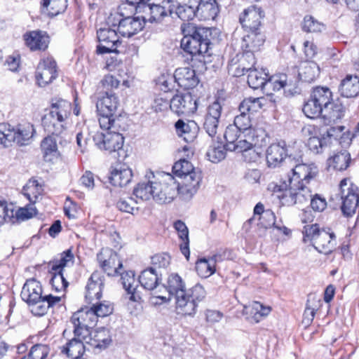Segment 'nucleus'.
<instances>
[{"instance_id": "8", "label": "nucleus", "mask_w": 359, "mask_h": 359, "mask_svg": "<svg viewBox=\"0 0 359 359\" xmlns=\"http://www.w3.org/2000/svg\"><path fill=\"white\" fill-rule=\"evenodd\" d=\"M290 164L293 167L291 169V174L288 175V183L308 185L311 180L316 177L318 173V167L314 163H302V154L300 150L292 158Z\"/></svg>"}, {"instance_id": "18", "label": "nucleus", "mask_w": 359, "mask_h": 359, "mask_svg": "<svg viewBox=\"0 0 359 359\" xmlns=\"http://www.w3.org/2000/svg\"><path fill=\"white\" fill-rule=\"evenodd\" d=\"M182 182L178 184V194L184 200H189L197 192L202 180L199 170L191 172L182 177Z\"/></svg>"}, {"instance_id": "34", "label": "nucleus", "mask_w": 359, "mask_h": 359, "mask_svg": "<svg viewBox=\"0 0 359 359\" xmlns=\"http://www.w3.org/2000/svg\"><path fill=\"white\" fill-rule=\"evenodd\" d=\"M119 102L118 97L114 93H109L106 91L97 102L96 107L98 114H114L116 112Z\"/></svg>"}, {"instance_id": "49", "label": "nucleus", "mask_w": 359, "mask_h": 359, "mask_svg": "<svg viewBox=\"0 0 359 359\" xmlns=\"http://www.w3.org/2000/svg\"><path fill=\"white\" fill-rule=\"evenodd\" d=\"M43 192L42 186L36 180H30L23 187L22 194L32 204L35 203Z\"/></svg>"}, {"instance_id": "14", "label": "nucleus", "mask_w": 359, "mask_h": 359, "mask_svg": "<svg viewBox=\"0 0 359 359\" xmlns=\"http://www.w3.org/2000/svg\"><path fill=\"white\" fill-rule=\"evenodd\" d=\"M161 287L168 293V295L160 294L158 292H155L156 295L151 298V302L154 305L168 302L171 296L177 297L187 290L185 282L177 273L170 274L168 278L166 286L163 285Z\"/></svg>"}, {"instance_id": "32", "label": "nucleus", "mask_w": 359, "mask_h": 359, "mask_svg": "<svg viewBox=\"0 0 359 359\" xmlns=\"http://www.w3.org/2000/svg\"><path fill=\"white\" fill-rule=\"evenodd\" d=\"M133 177L132 170L126 165L118 164L111 171L110 183L115 187L126 186Z\"/></svg>"}, {"instance_id": "60", "label": "nucleus", "mask_w": 359, "mask_h": 359, "mask_svg": "<svg viewBox=\"0 0 359 359\" xmlns=\"http://www.w3.org/2000/svg\"><path fill=\"white\" fill-rule=\"evenodd\" d=\"M324 25L311 15L304 17L302 23V29L306 32H321Z\"/></svg>"}, {"instance_id": "22", "label": "nucleus", "mask_w": 359, "mask_h": 359, "mask_svg": "<svg viewBox=\"0 0 359 359\" xmlns=\"http://www.w3.org/2000/svg\"><path fill=\"white\" fill-rule=\"evenodd\" d=\"M22 39L25 46L32 51H44L50 43L47 32L40 29L26 32L22 35Z\"/></svg>"}, {"instance_id": "19", "label": "nucleus", "mask_w": 359, "mask_h": 359, "mask_svg": "<svg viewBox=\"0 0 359 359\" xmlns=\"http://www.w3.org/2000/svg\"><path fill=\"white\" fill-rule=\"evenodd\" d=\"M222 106L219 100L209 105L204 118L203 128L212 138L216 137L222 115Z\"/></svg>"}, {"instance_id": "47", "label": "nucleus", "mask_w": 359, "mask_h": 359, "mask_svg": "<svg viewBox=\"0 0 359 359\" xmlns=\"http://www.w3.org/2000/svg\"><path fill=\"white\" fill-rule=\"evenodd\" d=\"M350 162L351 155L346 150L335 154L327 161L329 168L339 171L346 170L349 166Z\"/></svg>"}, {"instance_id": "50", "label": "nucleus", "mask_w": 359, "mask_h": 359, "mask_svg": "<svg viewBox=\"0 0 359 359\" xmlns=\"http://www.w3.org/2000/svg\"><path fill=\"white\" fill-rule=\"evenodd\" d=\"M149 14L147 17H144L143 21H148L151 23H159L167 16L168 5L162 6L154 4L149 6Z\"/></svg>"}, {"instance_id": "63", "label": "nucleus", "mask_w": 359, "mask_h": 359, "mask_svg": "<svg viewBox=\"0 0 359 359\" xmlns=\"http://www.w3.org/2000/svg\"><path fill=\"white\" fill-rule=\"evenodd\" d=\"M259 225L264 229L276 227V215L271 210H266L263 215L259 217Z\"/></svg>"}, {"instance_id": "28", "label": "nucleus", "mask_w": 359, "mask_h": 359, "mask_svg": "<svg viewBox=\"0 0 359 359\" xmlns=\"http://www.w3.org/2000/svg\"><path fill=\"white\" fill-rule=\"evenodd\" d=\"M121 275V283L127 294L130 295L129 299L132 302H138L141 299V295L138 290L139 280L135 278L134 272L126 271Z\"/></svg>"}, {"instance_id": "23", "label": "nucleus", "mask_w": 359, "mask_h": 359, "mask_svg": "<svg viewBox=\"0 0 359 359\" xmlns=\"http://www.w3.org/2000/svg\"><path fill=\"white\" fill-rule=\"evenodd\" d=\"M35 76L40 86L51 83L57 76L55 61L52 57L43 59L38 65Z\"/></svg>"}, {"instance_id": "4", "label": "nucleus", "mask_w": 359, "mask_h": 359, "mask_svg": "<svg viewBox=\"0 0 359 359\" xmlns=\"http://www.w3.org/2000/svg\"><path fill=\"white\" fill-rule=\"evenodd\" d=\"M304 241H311L314 248L320 253L327 255L332 252L336 245L334 233L325 229H320L317 224L306 225L303 229Z\"/></svg>"}, {"instance_id": "52", "label": "nucleus", "mask_w": 359, "mask_h": 359, "mask_svg": "<svg viewBox=\"0 0 359 359\" xmlns=\"http://www.w3.org/2000/svg\"><path fill=\"white\" fill-rule=\"evenodd\" d=\"M42 7L49 15L55 16L65 11L67 0H43Z\"/></svg>"}, {"instance_id": "61", "label": "nucleus", "mask_w": 359, "mask_h": 359, "mask_svg": "<svg viewBox=\"0 0 359 359\" xmlns=\"http://www.w3.org/2000/svg\"><path fill=\"white\" fill-rule=\"evenodd\" d=\"M91 309L95 313L97 320L99 317L103 318L110 315L114 310L113 305L107 302L96 303L91 306Z\"/></svg>"}, {"instance_id": "58", "label": "nucleus", "mask_w": 359, "mask_h": 359, "mask_svg": "<svg viewBox=\"0 0 359 359\" xmlns=\"http://www.w3.org/2000/svg\"><path fill=\"white\" fill-rule=\"evenodd\" d=\"M50 273H52V277L50 279V284L52 287L56 291H61L65 290L69 283L65 278L64 272L62 271H52L50 270Z\"/></svg>"}, {"instance_id": "39", "label": "nucleus", "mask_w": 359, "mask_h": 359, "mask_svg": "<svg viewBox=\"0 0 359 359\" xmlns=\"http://www.w3.org/2000/svg\"><path fill=\"white\" fill-rule=\"evenodd\" d=\"M245 313L248 318L255 323H259L263 318L266 317L271 311V308L264 306L259 302H253L248 306L244 307Z\"/></svg>"}, {"instance_id": "53", "label": "nucleus", "mask_w": 359, "mask_h": 359, "mask_svg": "<svg viewBox=\"0 0 359 359\" xmlns=\"http://www.w3.org/2000/svg\"><path fill=\"white\" fill-rule=\"evenodd\" d=\"M74 259V255L69 249L60 255V259H55L51 262V271L64 272V268L72 265Z\"/></svg>"}, {"instance_id": "12", "label": "nucleus", "mask_w": 359, "mask_h": 359, "mask_svg": "<svg viewBox=\"0 0 359 359\" xmlns=\"http://www.w3.org/2000/svg\"><path fill=\"white\" fill-rule=\"evenodd\" d=\"M339 190L342 200V212L348 217H352L355 214L359 203V196L357 194L358 188L346 179H344L340 182Z\"/></svg>"}, {"instance_id": "16", "label": "nucleus", "mask_w": 359, "mask_h": 359, "mask_svg": "<svg viewBox=\"0 0 359 359\" xmlns=\"http://www.w3.org/2000/svg\"><path fill=\"white\" fill-rule=\"evenodd\" d=\"M97 261L108 276H116L122 269V262L118 254L110 248H102L97 255Z\"/></svg>"}, {"instance_id": "37", "label": "nucleus", "mask_w": 359, "mask_h": 359, "mask_svg": "<svg viewBox=\"0 0 359 359\" xmlns=\"http://www.w3.org/2000/svg\"><path fill=\"white\" fill-rule=\"evenodd\" d=\"M86 337H81L86 344L95 348H104L111 341L109 337L108 331L105 329H100L95 331H89V334Z\"/></svg>"}, {"instance_id": "46", "label": "nucleus", "mask_w": 359, "mask_h": 359, "mask_svg": "<svg viewBox=\"0 0 359 359\" xmlns=\"http://www.w3.org/2000/svg\"><path fill=\"white\" fill-rule=\"evenodd\" d=\"M310 97L323 109L328 108L332 100V93L327 87H316L313 89Z\"/></svg>"}, {"instance_id": "36", "label": "nucleus", "mask_w": 359, "mask_h": 359, "mask_svg": "<svg viewBox=\"0 0 359 359\" xmlns=\"http://www.w3.org/2000/svg\"><path fill=\"white\" fill-rule=\"evenodd\" d=\"M196 17L203 20H214L218 13L215 0H200L196 5Z\"/></svg>"}, {"instance_id": "13", "label": "nucleus", "mask_w": 359, "mask_h": 359, "mask_svg": "<svg viewBox=\"0 0 359 359\" xmlns=\"http://www.w3.org/2000/svg\"><path fill=\"white\" fill-rule=\"evenodd\" d=\"M124 128L105 131L104 133H96L93 136L95 145L102 150L111 153L122 149L124 137L121 133Z\"/></svg>"}, {"instance_id": "7", "label": "nucleus", "mask_w": 359, "mask_h": 359, "mask_svg": "<svg viewBox=\"0 0 359 359\" xmlns=\"http://www.w3.org/2000/svg\"><path fill=\"white\" fill-rule=\"evenodd\" d=\"M156 189L154 195V200L158 203H166L171 202L178 194V184L174 177L169 173L158 174L154 175L150 172Z\"/></svg>"}, {"instance_id": "48", "label": "nucleus", "mask_w": 359, "mask_h": 359, "mask_svg": "<svg viewBox=\"0 0 359 359\" xmlns=\"http://www.w3.org/2000/svg\"><path fill=\"white\" fill-rule=\"evenodd\" d=\"M344 114L343 105L338 102H331L328 108L324 109L323 119L325 125H330L341 119Z\"/></svg>"}, {"instance_id": "25", "label": "nucleus", "mask_w": 359, "mask_h": 359, "mask_svg": "<svg viewBox=\"0 0 359 359\" xmlns=\"http://www.w3.org/2000/svg\"><path fill=\"white\" fill-rule=\"evenodd\" d=\"M189 4H181L177 0L168 6L170 15L175 13L183 21H189L196 17V4L197 1L190 0Z\"/></svg>"}, {"instance_id": "56", "label": "nucleus", "mask_w": 359, "mask_h": 359, "mask_svg": "<svg viewBox=\"0 0 359 359\" xmlns=\"http://www.w3.org/2000/svg\"><path fill=\"white\" fill-rule=\"evenodd\" d=\"M302 110L304 114L310 118H315L320 115L323 116L324 111L323 108L317 104L311 97L304 104Z\"/></svg>"}, {"instance_id": "64", "label": "nucleus", "mask_w": 359, "mask_h": 359, "mask_svg": "<svg viewBox=\"0 0 359 359\" xmlns=\"http://www.w3.org/2000/svg\"><path fill=\"white\" fill-rule=\"evenodd\" d=\"M29 354L31 359H45L49 354V348L46 345L36 344L31 348Z\"/></svg>"}, {"instance_id": "1", "label": "nucleus", "mask_w": 359, "mask_h": 359, "mask_svg": "<svg viewBox=\"0 0 359 359\" xmlns=\"http://www.w3.org/2000/svg\"><path fill=\"white\" fill-rule=\"evenodd\" d=\"M184 37L181 40L182 48L196 60L203 62L205 55H210V30L192 24L187 25L182 29Z\"/></svg>"}, {"instance_id": "15", "label": "nucleus", "mask_w": 359, "mask_h": 359, "mask_svg": "<svg viewBox=\"0 0 359 359\" xmlns=\"http://www.w3.org/2000/svg\"><path fill=\"white\" fill-rule=\"evenodd\" d=\"M97 37L99 44L97 46L98 54H105L116 51L121 43L119 37L115 29L111 28H100L97 31Z\"/></svg>"}, {"instance_id": "42", "label": "nucleus", "mask_w": 359, "mask_h": 359, "mask_svg": "<svg viewBox=\"0 0 359 359\" xmlns=\"http://www.w3.org/2000/svg\"><path fill=\"white\" fill-rule=\"evenodd\" d=\"M173 226L177 232L179 238L182 241L180 245L181 252L189 260L190 256L189 229L185 223L182 220L175 222Z\"/></svg>"}, {"instance_id": "35", "label": "nucleus", "mask_w": 359, "mask_h": 359, "mask_svg": "<svg viewBox=\"0 0 359 359\" xmlns=\"http://www.w3.org/2000/svg\"><path fill=\"white\" fill-rule=\"evenodd\" d=\"M49 132L52 135L46 137L41 143L43 158L46 161H52L54 158H57L60 154L57 144L60 133H53L52 131Z\"/></svg>"}, {"instance_id": "41", "label": "nucleus", "mask_w": 359, "mask_h": 359, "mask_svg": "<svg viewBox=\"0 0 359 359\" xmlns=\"http://www.w3.org/2000/svg\"><path fill=\"white\" fill-rule=\"evenodd\" d=\"M147 181L140 182L133 190L134 195L142 200L147 201L151 198L154 199L155 191L154 179L152 178L150 173L146 175Z\"/></svg>"}, {"instance_id": "54", "label": "nucleus", "mask_w": 359, "mask_h": 359, "mask_svg": "<svg viewBox=\"0 0 359 359\" xmlns=\"http://www.w3.org/2000/svg\"><path fill=\"white\" fill-rule=\"evenodd\" d=\"M61 300L60 297H55L51 294L43 297L39 306H35L33 309V314L35 316H43L46 313L50 307L59 303Z\"/></svg>"}, {"instance_id": "44", "label": "nucleus", "mask_w": 359, "mask_h": 359, "mask_svg": "<svg viewBox=\"0 0 359 359\" xmlns=\"http://www.w3.org/2000/svg\"><path fill=\"white\" fill-rule=\"evenodd\" d=\"M161 278L158 277V271L154 267L148 268L139 276V283L146 290H152L158 285Z\"/></svg>"}, {"instance_id": "43", "label": "nucleus", "mask_w": 359, "mask_h": 359, "mask_svg": "<svg viewBox=\"0 0 359 359\" xmlns=\"http://www.w3.org/2000/svg\"><path fill=\"white\" fill-rule=\"evenodd\" d=\"M212 143L207 151V157L212 163H218L226 156V145L223 144L219 137L212 138Z\"/></svg>"}, {"instance_id": "17", "label": "nucleus", "mask_w": 359, "mask_h": 359, "mask_svg": "<svg viewBox=\"0 0 359 359\" xmlns=\"http://www.w3.org/2000/svg\"><path fill=\"white\" fill-rule=\"evenodd\" d=\"M295 154L287 148L285 142L281 141L271 144L268 147L266 161L270 167H276L285 159L290 163Z\"/></svg>"}, {"instance_id": "6", "label": "nucleus", "mask_w": 359, "mask_h": 359, "mask_svg": "<svg viewBox=\"0 0 359 359\" xmlns=\"http://www.w3.org/2000/svg\"><path fill=\"white\" fill-rule=\"evenodd\" d=\"M205 295L204 287L200 284H196L175 297L176 309L179 313L194 316L199 303L203 301Z\"/></svg>"}, {"instance_id": "51", "label": "nucleus", "mask_w": 359, "mask_h": 359, "mask_svg": "<svg viewBox=\"0 0 359 359\" xmlns=\"http://www.w3.org/2000/svg\"><path fill=\"white\" fill-rule=\"evenodd\" d=\"M255 52L244 51L242 56L241 64L236 67L235 72L236 76L243 75L245 72H250L251 69H255L254 65L256 63L254 55Z\"/></svg>"}, {"instance_id": "57", "label": "nucleus", "mask_w": 359, "mask_h": 359, "mask_svg": "<svg viewBox=\"0 0 359 359\" xmlns=\"http://www.w3.org/2000/svg\"><path fill=\"white\" fill-rule=\"evenodd\" d=\"M307 146L313 154H320L327 146L326 139L324 137H320L317 135L311 136L308 139Z\"/></svg>"}, {"instance_id": "11", "label": "nucleus", "mask_w": 359, "mask_h": 359, "mask_svg": "<svg viewBox=\"0 0 359 359\" xmlns=\"http://www.w3.org/2000/svg\"><path fill=\"white\" fill-rule=\"evenodd\" d=\"M71 323L74 326V334L78 337H83L89 334V331L97 323L96 316L91 307L81 308L73 313Z\"/></svg>"}, {"instance_id": "20", "label": "nucleus", "mask_w": 359, "mask_h": 359, "mask_svg": "<svg viewBox=\"0 0 359 359\" xmlns=\"http://www.w3.org/2000/svg\"><path fill=\"white\" fill-rule=\"evenodd\" d=\"M170 108L178 115L190 114L196 111L197 102L190 93L178 94L170 100Z\"/></svg>"}, {"instance_id": "10", "label": "nucleus", "mask_w": 359, "mask_h": 359, "mask_svg": "<svg viewBox=\"0 0 359 359\" xmlns=\"http://www.w3.org/2000/svg\"><path fill=\"white\" fill-rule=\"evenodd\" d=\"M264 101V98L263 97L244 99L238 107L240 114L235 117L233 125L243 132L250 129L251 127L250 114L262 109Z\"/></svg>"}, {"instance_id": "3", "label": "nucleus", "mask_w": 359, "mask_h": 359, "mask_svg": "<svg viewBox=\"0 0 359 359\" xmlns=\"http://www.w3.org/2000/svg\"><path fill=\"white\" fill-rule=\"evenodd\" d=\"M248 72V83L253 89L262 88L267 86L274 91H278L285 88L294 87L296 85V79L285 74L274 75L267 80L268 74L262 69L259 71L253 69Z\"/></svg>"}, {"instance_id": "59", "label": "nucleus", "mask_w": 359, "mask_h": 359, "mask_svg": "<svg viewBox=\"0 0 359 359\" xmlns=\"http://www.w3.org/2000/svg\"><path fill=\"white\" fill-rule=\"evenodd\" d=\"M172 170L177 176L182 178L185 175L195 171L197 169L194 168L189 161L183 159L176 162L172 167Z\"/></svg>"}, {"instance_id": "33", "label": "nucleus", "mask_w": 359, "mask_h": 359, "mask_svg": "<svg viewBox=\"0 0 359 359\" xmlns=\"http://www.w3.org/2000/svg\"><path fill=\"white\" fill-rule=\"evenodd\" d=\"M265 41L264 35L258 30H248L243 38L241 48L243 51L257 52Z\"/></svg>"}, {"instance_id": "5", "label": "nucleus", "mask_w": 359, "mask_h": 359, "mask_svg": "<svg viewBox=\"0 0 359 359\" xmlns=\"http://www.w3.org/2000/svg\"><path fill=\"white\" fill-rule=\"evenodd\" d=\"M34 132L30 123L19 124L16 129L8 123H0V145L8 147L13 142L20 146L28 144Z\"/></svg>"}, {"instance_id": "24", "label": "nucleus", "mask_w": 359, "mask_h": 359, "mask_svg": "<svg viewBox=\"0 0 359 359\" xmlns=\"http://www.w3.org/2000/svg\"><path fill=\"white\" fill-rule=\"evenodd\" d=\"M264 15L260 8L252 6L245 9L240 17V22L248 30H258L261 25V20Z\"/></svg>"}, {"instance_id": "26", "label": "nucleus", "mask_w": 359, "mask_h": 359, "mask_svg": "<svg viewBox=\"0 0 359 359\" xmlns=\"http://www.w3.org/2000/svg\"><path fill=\"white\" fill-rule=\"evenodd\" d=\"M174 79L179 86L184 89L196 87L199 83L195 71L189 67H180L175 70Z\"/></svg>"}, {"instance_id": "31", "label": "nucleus", "mask_w": 359, "mask_h": 359, "mask_svg": "<svg viewBox=\"0 0 359 359\" xmlns=\"http://www.w3.org/2000/svg\"><path fill=\"white\" fill-rule=\"evenodd\" d=\"M104 280L99 272H94L90 276L86 285V298L92 301L102 297Z\"/></svg>"}, {"instance_id": "2", "label": "nucleus", "mask_w": 359, "mask_h": 359, "mask_svg": "<svg viewBox=\"0 0 359 359\" xmlns=\"http://www.w3.org/2000/svg\"><path fill=\"white\" fill-rule=\"evenodd\" d=\"M72 109L70 102L63 99H53L48 112L42 118L43 126L53 133H61Z\"/></svg>"}, {"instance_id": "30", "label": "nucleus", "mask_w": 359, "mask_h": 359, "mask_svg": "<svg viewBox=\"0 0 359 359\" xmlns=\"http://www.w3.org/2000/svg\"><path fill=\"white\" fill-rule=\"evenodd\" d=\"M220 260L218 255L198 259L196 262V270L198 275L203 278L210 277L215 273L216 264Z\"/></svg>"}, {"instance_id": "40", "label": "nucleus", "mask_w": 359, "mask_h": 359, "mask_svg": "<svg viewBox=\"0 0 359 359\" xmlns=\"http://www.w3.org/2000/svg\"><path fill=\"white\" fill-rule=\"evenodd\" d=\"M339 92L343 97H355L359 94V77L347 75L339 86Z\"/></svg>"}, {"instance_id": "21", "label": "nucleus", "mask_w": 359, "mask_h": 359, "mask_svg": "<svg viewBox=\"0 0 359 359\" xmlns=\"http://www.w3.org/2000/svg\"><path fill=\"white\" fill-rule=\"evenodd\" d=\"M21 297L31 307L33 313L34 308L39 306L43 298L40 283L35 279L27 280L22 287Z\"/></svg>"}, {"instance_id": "38", "label": "nucleus", "mask_w": 359, "mask_h": 359, "mask_svg": "<svg viewBox=\"0 0 359 359\" xmlns=\"http://www.w3.org/2000/svg\"><path fill=\"white\" fill-rule=\"evenodd\" d=\"M177 133L187 142H191L194 140L198 133V126L195 121L185 123L180 119L175 123Z\"/></svg>"}, {"instance_id": "45", "label": "nucleus", "mask_w": 359, "mask_h": 359, "mask_svg": "<svg viewBox=\"0 0 359 359\" xmlns=\"http://www.w3.org/2000/svg\"><path fill=\"white\" fill-rule=\"evenodd\" d=\"M320 75V67L318 65L313 61H305L302 63L299 76L300 79L308 83L316 80Z\"/></svg>"}, {"instance_id": "55", "label": "nucleus", "mask_w": 359, "mask_h": 359, "mask_svg": "<svg viewBox=\"0 0 359 359\" xmlns=\"http://www.w3.org/2000/svg\"><path fill=\"white\" fill-rule=\"evenodd\" d=\"M99 123L100 128L106 131L116 130L121 127L122 120L120 118H115L114 114H99Z\"/></svg>"}, {"instance_id": "62", "label": "nucleus", "mask_w": 359, "mask_h": 359, "mask_svg": "<svg viewBox=\"0 0 359 359\" xmlns=\"http://www.w3.org/2000/svg\"><path fill=\"white\" fill-rule=\"evenodd\" d=\"M241 131L242 130H241L233 124L226 127L224 134V138L226 141V149L229 150V144H234L238 140V139L240 138Z\"/></svg>"}, {"instance_id": "29", "label": "nucleus", "mask_w": 359, "mask_h": 359, "mask_svg": "<svg viewBox=\"0 0 359 359\" xmlns=\"http://www.w3.org/2000/svg\"><path fill=\"white\" fill-rule=\"evenodd\" d=\"M144 25L139 18L127 17L119 20L118 31L123 36L130 37L141 31Z\"/></svg>"}, {"instance_id": "9", "label": "nucleus", "mask_w": 359, "mask_h": 359, "mask_svg": "<svg viewBox=\"0 0 359 359\" xmlns=\"http://www.w3.org/2000/svg\"><path fill=\"white\" fill-rule=\"evenodd\" d=\"M285 190L278 198L282 203L285 205L302 206L307 204L311 197L310 189L304 184H285Z\"/></svg>"}, {"instance_id": "27", "label": "nucleus", "mask_w": 359, "mask_h": 359, "mask_svg": "<svg viewBox=\"0 0 359 359\" xmlns=\"http://www.w3.org/2000/svg\"><path fill=\"white\" fill-rule=\"evenodd\" d=\"M86 342L78 336H75L73 339L66 343L65 345L60 347V353L71 359H78L83 356L85 352Z\"/></svg>"}]
</instances>
